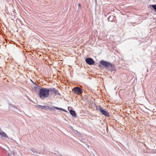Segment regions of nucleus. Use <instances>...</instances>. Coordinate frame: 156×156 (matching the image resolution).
<instances>
[{
    "mask_svg": "<svg viewBox=\"0 0 156 156\" xmlns=\"http://www.w3.org/2000/svg\"><path fill=\"white\" fill-rule=\"evenodd\" d=\"M85 62L87 63L89 65H92L94 64V61L91 58H87L85 59Z\"/></svg>",
    "mask_w": 156,
    "mask_h": 156,
    "instance_id": "5",
    "label": "nucleus"
},
{
    "mask_svg": "<svg viewBox=\"0 0 156 156\" xmlns=\"http://www.w3.org/2000/svg\"><path fill=\"white\" fill-rule=\"evenodd\" d=\"M100 63L105 67H112L113 66V67H114V66L111 63L103 60H101L100 62Z\"/></svg>",
    "mask_w": 156,
    "mask_h": 156,
    "instance_id": "2",
    "label": "nucleus"
},
{
    "mask_svg": "<svg viewBox=\"0 0 156 156\" xmlns=\"http://www.w3.org/2000/svg\"><path fill=\"white\" fill-rule=\"evenodd\" d=\"M0 135L2 137L6 138L8 137V136L6 133L4 132H0Z\"/></svg>",
    "mask_w": 156,
    "mask_h": 156,
    "instance_id": "6",
    "label": "nucleus"
},
{
    "mask_svg": "<svg viewBox=\"0 0 156 156\" xmlns=\"http://www.w3.org/2000/svg\"><path fill=\"white\" fill-rule=\"evenodd\" d=\"M32 152H34V153L35 152H36L35 151H34L33 150H32Z\"/></svg>",
    "mask_w": 156,
    "mask_h": 156,
    "instance_id": "12",
    "label": "nucleus"
},
{
    "mask_svg": "<svg viewBox=\"0 0 156 156\" xmlns=\"http://www.w3.org/2000/svg\"><path fill=\"white\" fill-rule=\"evenodd\" d=\"M80 5H80V3H79V4H78V5H79V6H80Z\"/></svg>",
    "mask_w": 156,
    "mask_h": 156,
    "instance_id": "13",
    "label": "nucleus"
},
{
    "mask_svg": "<svg viewBox=\"0 0 156 156\" xmlns=\"http://www.w3.org/2000/svg\"><path fill=\"white\" fill-rule=\"evenodd\" d=\"M70 113L74 117L76 116V114L75 112L72 110H71L69 111Z\"/></svg>",
    "mask_w": 156,
    "mask_h": 156,
    "instance_id": "8",
    "label": "nucleus"
},
{
    "mask_svg": "<svg viewBox=\"0 0 156 156\" xmlns=\"http://www.w3.org/2000/svg\"><path fill=\"white\" fill-rule=\"evenodd\" d=\"M96 1V0H95Z\"/></svg>",
    "mask_w": 156,
    "mask_h": 156,
    "instance_id": "14",
    "label": "nucleus"
},
{
    "mask_svg": "<svg viewBox=\"0 0 156 156\" xmlns=\"http://www.w3.org/2000/svg\"><path fill=\"white\" fill-rule=\"evenodd\" d=\"M98 109L101 113L102 114L105 115V116L108 117L109 116V113L105 109L104 110L102 107L99 106Z\"/></svg>",
    "mask_w": 156,
    "mask_h": 156,
    "instance_id": "3",
    "label": "nucleus"
},
{
    "mask_svg": "<svg viewBox=\"0 0 156 156\" xmlns=\"http://www.w3.org/2000/svg\"><path fill=\"white\" fill-rule=\"evenodd\" d=\"M54 108H55L56 109H58V110H61V111H64V112H66V110L64 109H63V108H58L57 107H54Z\"/></svg>",
    "mask_w": 156,
    "mask_h": 156,
    "instance_id": "9",
    "label": "nucleus"
},
{
    "mask_svg": "<svg viewBox=\"0 0 156 156\" xmlns=\"http://www.w3.org/2000/svg\"><path fill=\"white\" fill-rule=\"evenodd\" d=\"M151 6L156 12V5H152Z\"/></svg>",
    "mask_w": 156,
    "mask_h": 156,
    "instance_id": "10",
    "label": "nucleus"
},
{
    "mask_svg": "<svg viewBox=\"0 0 156 156\" xmlns=\"http://www.w3.org/2000/svg\"><path fill=\"white\" fill-rule=\"evenodd\" d=\"M41 109H44V110L46 109H49L50 110H51L52 109V108H50V107L48 106H41Z\"/></svg>",
    "mask_w": 156,
    "mask_h": 156,
    "instance_id": "7",
    "label": "nucleus"
},
{
    "mask_svg": "<svg viewBox=\"0 0 156 156\" xmlns=\"http://www.w3.org/2000/svg\"><path fill=\"white\" fill-rule=\"evenodd\" d=\"M51 92V94L54 93L57 94L58 93V91L55 88H41L39 91V96L42 99H44L48 97L49 92Z\"/></svg>",
    "mask_w": 156,
    "mask_h": 156,
    "instance_id": "1",
    "label": "nucleus"
},
{
    "mask_svg": "<svg viewBox=\"0 0 156 156\" xmlns=\"http://www.w3.org/2000/svg\"><path fill=\"white\" fill-rule=\"evenodd\" d=\"M42 106V105H37L36 106V107L37 108H41V106Z\"/></svg>",
    "mask_w": 156,
    "mask_h": 156,
    "instance_id": "11",
    "label": "nucleus"
},
{
    "mask_svg": "<svg viewBox=\"0 0 156 156\" xmlns=\"http://www.w3.org/2000/svg\"><path fill=\"white\" fill-rule=\"evenodd\" d=\"M74 92L80 95L82 93L81 88L79 87H76L74 88Z\"/></svg>",
    "mask_w": 156,
    "mask_h": 156,
    "instance_id": "4",
    "label": "nucleus"
}]
</instances>
